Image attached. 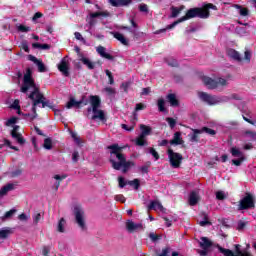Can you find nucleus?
I'll return each instance as SVG.
<instances>
[{
	"mask_svg": "<svg viewBox=\"0 0 256 256\" xmlns=\"http://www.w3.org/2000/svg\"><path fill=\"white\" fill-rule=\"evenodd\" d=\"M10 109H14L17 111V115H23V112L21 111V105L19 104V100L16 99L14 102L10 105Z\"/></svg>",
	"mask_w": 256,
	"mask_h": 256,
	"instance_id": "2f4dec72",
	"label": "nucleus"
},
{
	"mask_svg": "<svg viewBox=\"0 0 256 256\" xmlns=\"http://www.w3.org/2000/svg\"><path fill=\"white\" fill-rule=\"evenodd\" d=\"M90 17L92 19H95L97 17H109V12L105 11V12H94L90 14Z\"/></svg>",
	"mask_w": 256,
	"mask_h": 256,
	"instance_id": "4c0bfd02",
	"label": "nucleus"
},
{
	"mask_svg": "<svg viewBox=\"0 0 256 256\" xmlns=\"http://www.w3.org/2000/svg\"><path fill=\"white\" fill-rule=\"evenodd\" d=\"M126 229L129 231V233H135V231H143V224L141 223H135L131 220H128L126 222Z\"/></svg>",
	"mask_w": 256,
	"mask_h": 256,
	"instance_id": "9b49d317",
	"label": "nucleus"
},
{
	"mask_svg": "<svg viewBox=\"0 0 256 256\" xmlns=\"http://www.w3.org/2000/svg\"><path fill=\"white\" fill-rule=\"evenodd\" d=\"M227 55L234 61H242L241 54H239V52L233 48H229L227 50Z\"/></svg>",
	"mask_w": 256,
	"mask_h": 256,
	"instance_id": "aec40b11",
	"label": "nucleus"
},
{
	"mask_svg": "<svg viewBox=\"0 0 256 256\" xmlns=\"http://www.w3.org/2000/svg\"><path fill=\"white\" fill-rule=\"evenodd\" d=\"M193 134L190 136L191 143H198L199 141V135H201L202 130L201 129H192Z\"/></svg>",
	"mask_w": 256,
	"mask_h": 256,
	"instance_id": "cd10ccee",
	"label": "nucleus"
},
{
	"mask_svg": "<svg viewBox=\"0 0 256 256\" xmlns=\"http://www.w3.org/2000/svg\"><path fill=\"white\" fill-rule=\"evenodd\" d=\"M245 161V158H238V159H233L232 163L233 165H236V167H240L241 163Z\"/></svg>",
	"mask_w": 256,
	"mask_h": 256,
	"instance_id": "864d4df0",
	"label": "nucleus"
},
{
	"mask_svg": "<svg viewBox=\"0 0 256 256\" xmlns=\"http://www.w3.org/2000/svg\"><path fill=\"white\" fill-rule=\"evenodd\" d=\"M166 99L170 103L171 107H179V100L177 99V95L168 94Z\"/></svg>",
	"mask_w": 256,
	"mask_h": 256,
	"instance_id": "5701e85b",
	"label": "nucleus"
},
{
	"mask_svg": "<svg viewBox=\"0 0 256 256\" xmlns=\"http://www.w3.org/2000/svg\"><path fill=\"white\" fill-rule=\"evenodd\" d=\"M28 59H29V61H32V63H35V65H37L38 71L40 73H45V71H47V68L45 67V64H43V61L37 59V57H35L33 55H29Z\"/></svg>",
	"mask_w": 256,
	"mask_h": 256,
	"instance_id": "2eb2a0df",
	"label": "nucleus"
},
{
	"mask_svg": "<svg viewBox=\"0 0 256 256\" xmlns=\"http://www.w3.org/2000/svg\"><path fill=\"white\" fill-rule=\"evenodd\" d=\"M17 213V209H11L8 212L5 213L4 216L1 217L2 221H7V219H11L13 215Z\"/></svg>",
	"mask_w": 256,
	"mask_h": 256,
	"instance_id": "e433bc0d",
	"label": "nucleus"
},
{
	"mask_svg": "<svg viewBox=\"0 0 256 256\" xmlns=\"http://www.w3.org/2000/svg\"><path fill=\"white\" fill-rule=\"evenodd\" d=\"M17 121H18V118L13 116L5 122V125H6V127H11V125H15V123H17Z\"/></svg>",
	"mask_w": 256,
	"mask_h": 256,
	"instance_id": "a18cd8bd",
	"label": "nucleus"
},
{
	"mask_svg": "<svg viewBox=\"0 0 256 256\" xmlns=\"http://www.w3.org/2000/svg\"><path fill=\"white\" fill-rule=\"evenodd\" d=\"M183 137H181V132H176L173 139L170 140V145H183Z\"/></svg>",
	"mask_w": 256,
	"mask_h": 256,
	"instance_id": "412c9836",
	"label": "nucleus"
},
{
	"mask_svg": "<svg viewBox=\"0 0 256 256\" xmlns=\"http://www.w3.org/2000/svg\"><path fill=\"white\" fill-rule=\"evenodd\" d=\"M179 23H183V21H181V18L174 21L172 24L168 25L166 28L156 31V34L159 35V33H165L167 29H173L176 25H179Z\"/></svg>",
	"mask_w": 256,
	"mask_h": 256,
	"instance_id": "7c9ffc66",
	"label": "nucleus"
},
{
	"mask_svg": "<svg viewBox=\"0 0 256 256\" xmlns=\"http://www.w3.org/2000/svg\"><path fill=\"white\" fill-rule=\"evenodd\" d=\"M149 153L154 157L155 161H158L159 153L155 151V148H149Z\"/></svg>",
	"mask_w": 256,
	"mask_h": 256,
	"instance_id": "603ef678",
	"label": "nucleus"
},
{
	"mask_svg": "<svg viewBox=\"0 0 256 256\" xmlns=\"http://www.w3.org/2000/svg\"><path fill=\"white\" fill-rule=\"evenodd\" d=\"M188 203L192 207L195 206L197 203H199V192L198 191L190 192L189 197H188Z\"/></svg>",
	"mask_w": 256,
	"mask_h": 256,
	"instance_id": "6ab92c4d",
	"label": "nucleus"
},
{
	"mask_svg": "<svg viewBox=\"0 0 256 256\" xmlns=\"http://www.w3.org/2000/svg\"><path fill=\"white\" fill-rule=\"evenodd\" d=\"M54 179L58 182H56L53 186V188L55 189V191H57L59 189V186L61 185L60 181H63V179H67V175H55Z\"/></svg>",
	"mask_w": 256,
	"mask_h": 256,
	"instance_id": "473e14b6",
	"label": "nucleus"
},
{
	"mask_svg": "<svg viewBox=\"0 0 256 256\" xmlns=\"http://www.w3.org/2000/svg\"><path fill=\"white\" fill-rule=\"evenodd\" d=\"M89 99L91 107L88 108V113H91V111H95V109H99L101 107V98L99 96H90Z\"/></svg>",
	"mask_w": 256,
	"mask_h": 256,
	"instance_id": "f8f14e48",
	"label": "nucleus"
},
{
	"mask_svg": "<svg viewBox=\"0 0 256 256\" xmlns=\"http://www.w3.org/2000/svg\"><path fill=\"white\" fill-rule=\"evenodd\" d=\"M244 59H245L248 63L251 62V51L246 50V51L244 52Z\"/></svg>",
	"mask_w": 256,
	"mask_h": 256,
	"instance_id": "4d7b16f0",
	"label": "nucleus"
},
{
	"mask_svg": "<svg viewBox=\"0 0 256 256\" xmlns=\"http://www.w3.org/2000/svg\"><path fill=\"white\" fill-rule=\"evenodd\" d=\"M201 79L202 83H204L208 89H217V87H225L227 85V79L225 78H218L217 80H213L207 76H202Z\"/></svg>",
	"mask_w": 256,
	"mask_h": 256,
	"instance_id": "20e7f679",
	"label": "nucleus"
},
{
	"mask_svg": "<svg viewBox=\"0 0 256 256\" xmlns=\"http://www.w3.org/2000/svg\"><path fill=\"white\" fill-rule=\"evenodd\" d=\"M115 201H119L120 203H125V196H123V194H118L115 196Z\"/></svg>",
	"mask_w": 256,
	"mask_h": 256,
	"instance_id": "052dcab7",
	"label": "nucleus"
},
{
	"mask_svg": "<svg viewBox=\"0 0 256 256\" xmlns=\"http://www.w3.org/2000/svg\"><path fill=\"white\" fill-rule=\"evenodd\" d=\"M202 133H207L208 135H216L215 130L207 127L201 128Z\"/></svg>",
	"mask_w": 256,
	"mask_h": 256,
	"instance_id": "de8ad7c7",
	"label": "nucleus"
},
{
	"mask_svg": "<svg viewBox=\"0 0 256 256\" xmlns=\"http://www.w3.org/2000/svg\"><path fill=\"white\" fill-rule=\"evenodd\" d=\"M109 3L112 7H127L131 5L132 0H109Z\"/></svg>",
	"mask_w": 256,
	"mask_h": 256,
	"instance_id": "a211bd4d",
	"label": "nucleus"
},
{
	"mask_svg": "<svg viewBox=\"0 0 256 256\" xmlns=\"http://www.w3.org/2000/svg\"><path fill=\"white\" fill-rule=\"evenodd\" d=\"M225 197H227L225 192H223V191L216 192V199H218L219 201H223V199H225Z\"/></svg>",
	"mask_w": 256,
	"mask_h": 256,
	"instance_id": "09e8293b",
	"label": "nucleus"
},
{
	"mask_svg": "<svg viewBox=\"0 0 256 256\" xmlns=\"http://www.w3.org/2000/svg\"><path fill=\"white\" fill-rule=\"evenodd\" d=\"M17 31H19L20 33H29V31H31V28L25 25H18Z\"/></svg>",
	"mask_w": 256,
	"mask_h": 256,
	"instance_id": "37998d69",
	"label": "nucleus"
},
{
	"mask_svg": "<svg viewBox=\"0 0 256 256\" xmlns=\"http://www.w3.org/2000/svg\"><path fill=\"white\" fill-rule=\"evenodd\" d=\"M209 9H213L217 11V6L212 3L204 5L202 8L195 7L187 10L185 16L180 18V21H189V19H195V17H199V19H208L210 13Z\"/></svg>",
	"mask_w": 256,
	"mask_h": 256,
	"instance_id": "7ed1b4c3",
	"label": "nucleus"
},
{
	"mask_svg": "<svg viewBox=\"0 0 256 256\" xmlns=\"http://www.w3.org/2000/svg\"><path fill=\"white\" fill-rule=\"evenodd\" d=\"M93 116L92 119L94 121H102L103 123H105L107 121V117L105 116V111L97 108L95 110H92Z\"/></svg>",
	"mask_w": 256,
	"mask_h": 256,
	"instance_id": "4468645a",
	"label": "nucleus"
},
{
	"mask_svg": "<svg viewBox=\"0 0 256 256\" xmlns=\"http://www.w3.org/2000/svg\"><path fill=\"white\" fill-rule=\"evenodd\" d=\"M19 221H28L29 220V216H27V214L22 213L18 216Z\"/></svg>",
	"mask_w": 256,
	"mask_h": 256,
	"instance_id": "680f3d73",
	"label": "nucleus"
},
{
	"mask_svg": "<svg viewBox=\"0 0 256 256\" xmlns=\"http://www.w3.org/2000/svg\"><path fill=\"white\" fill-rule=\"evenodd\" d=\"M143 109H145V104L143 103L136 104L135 111H143Z\"/></svg>",
	"mask_w": 256,
	"mask_h": 256,
	"instance_id": "338daca9",
	"label": "nucleus"
},
{
	"mask_svg": "<svg viewBox=\"0 0 256 256\" xmlns=\"http://www.w3.org/2000/svg\"><path fill=\"white\" fill-rule=\"evenodd\" d=\"M81 101H76L75 98H70V101L66 104L67 109H72V107H79Z\"/></svg>",
	"mask_w": 256,
	"mask_h": 256,
	"instance_id": "c9c22d12",
	"label": "nucleus"
},
{
	"mask_svg": "<svg viewBox=\"0 0 256 256\" xmlns=\"http://www.w3.org/2000/svg\"><path fill=\"white\" fill-rule=\"evenodd\" d=\"M198 97L204 101L205 103H207L208 105H217L219 103H223V98L221 97H217V96H212L209 95L205 92H200L198 94Z\"/></svg>",
	"mask_w": 256,
	"mask_h": 256,
	"instance_id": "6e6552de",
	"label": "nucleus"
},
{
	"mask_svg": "<svg viewBox=\"0 0 256 256\" xmlns=\"http://www.w3.org/2000/svg\"><path fill=\"white\" fill-rule=\"evenodd\" d=\"M129 185H134L135 189H139V180L134 179L133 181L128 182Z\"/></svg>",
	"mask_w": 256,
	"mask_h": 256,
	"instance_id": "0e129e2a",
	"label": "nucleus"
},
{
	"mask_svg": "<svg viewBox=\"0 0 256 256\" xmlns=\"http://www.w3.org/2000/svg\"><path fill=\"white\" fill-rule=\"evenodd\" d=\"M168 159L173 169H179L181 167V162L183 161V155L174 152L172 149H168Z\"/></svg>",
	"mask_w": 256,
	"mask_h": 256,
	"instance_id": "0eeeda50",
	"label": "nucleus"
},
{
	"mask_svg": "<svg viewBox=\"0 0 256 256\" xmlns=\"http://www.w3.org/2000/svg\"><path fill=\"white\" fill-rule=\"evenodd\" d=\"M171 17L175 19V17H179L181 11L185 9V5H181L179 7L172 6L171 8Z\"/></svg>",
	"mask_w": 256,
	"mask_h": 256,
	"instance_id": "393cba45",
	"label": "nucleus"
},
{
	"mask_svg": "<svg viewBox=\"0 0 256 256\" xmlns=\"http://www.w3.org/2000/svg\"><path fill=\"white\" fill-rule=\"evenodd\" d=\"M74 36H75V39H77L78 41H85V38H83V35H81V33L79 32H75Z\"/></svg>",
	"mask_w": 256,
	"mask_h": 256,
	"instance_id": "69168bd1",
	"label": "nucleus"
},
{
	"mask_svg": "<svg viewBox=\"0 0 256 256\" xmlns=\"http://www.w3.org/2000/svg\"><path fill=\"white\" fill-rule=\"evenodd\" d=\"M234 7H235V9H239V14H240L242 17H247V15H249V9L244 8V7H242V6L239 5V4H235Z\"/></svg>",
	"mask_w": 256,
	"mask_h": 256,
	"instance_id": "72a5a7b5",
	"label": "nucleus"
},
{
	"mask_svg": "<svg viewBox=\"0 0 256 256\" xmlns=\"http://www.w3.org/2000/svg\"><path fill=\"white\" fill-rule=\"evenodd\" d=\"M255 207V202L253 200V195L247 194L241 201H240V209H251Z\"/></svg>",
	"mask_w": 256,
	"mask_h": 256,
	"instance_id": "1a4fd4ad",
	"label": "nucleus"
},
{
	"mask_svg": "<svg viewBox=\"0 0 256 256\" xmlns=\"http://www.w3.org/2000/svg\"><path fill=\"white\" fill-rule=\"evenodd\" d=\"M11 136L13 137V139H16L19 145H23L25 143V139H23V136L21 135V133H19V126L16 125L13 127V130L11 131Z\"/></svg>",
	"mask_w": 256,
	"mask_h": 256,
	"instance_id": "dca6fc26",
	"label": "nucleus"
},
{
	"mask_svg": "<svg viewBox=\"0 0 256 256\" xmlns=\"http://www.w3.org/2000/svg\"><path fill=\"white\" fill-rule=\"evenodd\" d=\"M15 189V184H7L0 189V197H5L9 191H13Z\"/></svg>",
	"mask_w": 256,
	"mask_h": 256,
	"instance_id": "bb28decb",
	"label": "nucleus"
},
{
	"mask_svg": "<svg viewBox=\"0 0 256 256\" xmlns=\"http://www.w3.org/2000/svg\"><path fill=\"white\" fill-rule=\"evenodd\" d=\"M118 183H119V187L121 189H123V187H125L127 185V182H125V178H123L121 176L118 178Z\"/></svg>",
	"mask_w": 256,
	"mask_h": 256,
	"instance_id": "6e6d98bb",
	"label": "nucleus"
},
{
	"mask_svg": "<svg viewBox=\"0 0 256 256\" xmlns=\"http://www.w3.org/2000/svg\"><path fill=\"white\" fill-rule=\"evenodd\" d=\"M104 91L107 93V95H115V88L106 87Z\"/></svg>",
	"mask_w": 256,
	"mask_h": 256,
	"instance_id": "bf43d9fd",
	"label": "nucleus"
},
{
	"mask_svg": "<svg viewBox=\"0 0 256 256\" xmlns=\"http://www.w3.org/2000/svg\"><path fill=\"white\" fill-rule=\"evenodd\" d=\"M230 153L232 157L245 158V154L241 152V149H239L237 146L232 147L230 149Z\"/></svg>",
	"mask_w": 256,
	"mask_h": 256,
	"instance_id": "a878e982",
	"label": "nucleus"
},
{
	"mask_svg": "<svg viewBox=\"0 0 256 256\" xmlns=\"http://www.w3.org/2000/svg\"><path fill=\"white\" fill-rule=\"evenodd\" d=\"M11 228H3L0 230V239H7L11 235Z\"/></svg>",
	"mask_w": 256,
	"mask_h": 256,
	"instance_id": "f704fd0d",
	"label": "nucleus"
},
{
	"mask_svg": "<svg viewBox=\"0 0 256 256\" xmlns=\"http://www.w3.org/2000/svg\"><path fill=\"white\" fill-rule=\"evenodd\" d=\"M42 217H43V216L41 215V213H35V214H33V216H32L33 224H34V225H38V224H39V221H41Z\"/></svg>",
	"mask_w": 256,
	"mask_h": 256,
	"instance_id": "79ce46f5",
	"label": "nucleus"
},
{
	"mask_svg": "<svg viewBox=\"0 0 256 256\" xmlns=\"http://www.w3.org/2000/svg\"><path fill=\"white\" fill-rule=\"evenodd\" d=\"M149 237L152 241H159V235L155 234V233H150Z\"/></svg>",
	"mask_w": 256,
	"mask_h": 256,
	"instance_id": "774afa93",
	"label": "nucleus"
},
{
	"mask_svg": "<svg viewBox=\"0 0 256 256\" xmlns=\"http://www.w3.org/2000/svg\"><path fill=\"white\" fill-rule=\"evenodd\" d=\"M167 123L169 124V126L171 127V129H173L175 127V125H177V121L173 118H166Z\"/></svg>",
	"mask_w": 256,
	"mask_h": 256,
	"instance_id": "3c124183",
	"label": "nucleus"
},
{
	"mask_svg": "<svg viewBox=\"0 0 256 256\" xmlns=\"http://www.w3.org/2000/svg\"><path fill=\"white\" fill-rule=\"evenodd\" d=\"M79 61H81L83 65H86L88 69H95V62L91 61V59L85 56H80Z\"/></svg>",
	"mask_w": 256,
	"mask_h": 256,
	"instance_id": "b1692460",
	"label": "nucleus"
},
{
	"mask_svg": "<svg viewBox=\"0 0 256 256\" xmlns=\"http://www.w3.org/2000/svg\"><path fill=\"white\" fill-rule=\"evenodd\" d=\"M141 134L136 138L135 143L138 147L147 145V136L151 135V127L145 124L140 125Z\"/></svg>",
	"mask_w": 256,
	"mask_h": 256,
	"instance_id": "39448f33",
	"label": "nucleus"
},
{
	"mask_svg": "<svg viewBox=\"0 0 256 256\" xmlns=\"http://www.w3.org/2000/svg\"><path fill=\"white\" fill-rule=\"evenodd\" d=\"M105 73L109 79V84L113 85L115 83V80L113 79V74L109 70H106Z\"/></svg>",
	"mask_w": 256,
	"mask_h": 256,
	"instance_id": "8fccbe9b",
	"label": "nucleus"
},
{
	"mask_svg": "<svg viewBox=\"0 0 256 256\" xmlns=\"http://www.w3.org/2000/svg\"><path fill=\"white\" fill-rule=\"evenodd\" d=\"M71 137L76 143V145H81L83 143V140H81V138L77 135V133L71 132Z\"/></svg>",
	"mask_w": 256,
	"mask_h": 256,
	"instance_id": "a19ab883",
	"label": "nucleus"
},
{
	"mask_svg": "<svg viewBox=\"0 0 256 256\" xmlns=\"http://www.w3.org/2000/svg\"><path fill=\"white\" fill-rule=\"evenodd\" d=\"M32 47L34 49H49V45L48 44H40V43H33Z\"/></svg>",
	"mask_w": 256,
	"mask_h": 256,
	"instance_id": "49530a36",
	"label": "nucleus"
},
{
	"mask_svg": "<svg viewBox=\"0 0 256 256\" xmlns=\"http://www.w3.org/2000/svg\"><path fill=\"white\" fill-rule=\"evenodd\" d=\"M96 51L98 53V55H100V57H103V59H108V61H113V59H115V57H113V55L109 54V52H107V48L103 47V46H98L96 48Z\"/></svg>",
	"mask_w": 256,
	"mask_h": 256,
	"instance_id": "f3484780",
	"label": "nucleus"
},
{
	"mask_svg": "<svg viewBox=\"0 0 256 256\" xmlns=\"http://www.w3.org/2000/svg\"><path fill=\"white\" fill-rule=\"evenodd\" d=\"M113 37L117 39V41H120L122 45H129V40L125 37V35L119 33V32H113L112 33Z\"/></svg>",
	"mask_w": 256,
	"mask_h": 256,
	"instance_id": "4be33fe9",
	"label": "nucleus"
},
{
	"mask_svg": "<svg viewBox=\"0 0 256 256\" xmlns=\"http://www.w3.org/2000/svg\"><path fill=\"white\" fill-rule=\"evenodd\" d=\"M43 147L44 149H47V150L53 149V140H51V138H46L44 140Z\"/></svg>",
	"mask_w": 256,
	"mask_h": 256,
	"instance_id": "58836bf2",
	"label": "nucleus"
},
{
	"mask_svg": "<svg viewBox=\"0 0 256 256\" xmlns=\"http://www.w3.org/2000/svg\"><path fill=\"white\" fill-rule=\"evenodd\" d=\"M72 161H74V163H77L79 161V152L77 151L73 152Z\"/></svg>",
	"mask_w": 256,
	"mask_h": 256,
	"instance_id": "e2e57ef3",
	"label": "nucleus"
},
{
	"mask_svg": "<svg viewBox=\"0 0 256 256\" xmlns=\"http://www.w3.org/2000/svg\"><path fill=\"white\" fill-rule=\"evenodd\" d=\"M148 209L149 211H156L157 213L165 212V208L158 200L151 201L150 204L148 205Z\"/></svg>",
	"mask_w": 256,
	"mask_h": 256,
	"instance_id": "ddd939ff",
	"label": "nucleus"
},
{
	"mask_svg": "<svg viewBox=\"0 0 256 256\" xmlns=\"http://www.w3.org/2000/svg\"><path fill=\"white\" fill-rule=\"evenodd\" d=\"M74 216L75 222L78 227H80L81 231H87V224L85 223V211L81 209V207L76 206L74 208Z\"/></svg>",
	"mask_w": 256,
	"mask_h": 256,
	"instance_id": "423d86ee",
	"label": "nucleus"
},
{
	"mask_svg": "<svg viewBox=\"0 0 256 256\" xmlns=\"http://www.w3.org/2000/svg\"><path fill=\"white\" fill-rule=\"evenodd\" d=\"M69 57H64L60 64H58V70L64 75V77H69Z\"/></svg>",
	"mask_w": 256,
	"mask_h": 256,
	"instance_id": "9d476101",
	"label": "nucleus"
},
{
	"mask_svg": "<svg viewBox=\"0 0 256 256\" xmlns=\"http://www.w3.org/2000/svg\"><path fill=\"white\" fill-rule=\"evenodd\" d=\"M108 149L110 150V162L116 171L122 169V173H127L131 167L135 166L133 161H127L125 155L122 153L123 148L119 147V144L110 145Z\"/></svg>",
	"mask_w": 256,
	"mask_h": 256,
	"instance_id": "f03ea898",
	"label": "nucleus"
},
{
	"mask_svg": "<svg viewBox=\"0 0 256 256\" xmlns=\"http://www.w3.org/2000/svg\"><path fill=\"white\" fill-rule=\"evenodd\" d=\"M20 91L21 93H30L28 98L33 101V113L30 114L22 112V114L19 115H21V117L26 121H34V119H37V105L41 103L42 107L45 108L47 105H49V102L45 99V96H43L41 90H39V86L35 84L31 68H27L26 73L24 74Z\"/></svg>",
	"mask_w": 256,
	"mask_h": 256,
	"instance_id": "f257e3e1",
	"label": "nucleus"
},
{
	"mask_svg": "<svg viewBox=\"0 0 256 256\" xmlns=\"http://www.w3.org/2000/svg\"><path fill=\"white\" fill-rule=\"evenodd\" d=\"M242 137H246V139H250V141H256V132L245 130L242 132Z\"/></svg>",
	"mask_w": 256,
	"mask_h": 256,
	"instance_id": "c85d7f7f",
	"label": "nucleus"
},
{
	"mask_svg": "<svg viewBox=\"0 0 256 256\" xmlns=\"http://www.w3.org/2000/svg\"><path fill=\"white\" fill-rule=\"evenodd\" d=\"M157 105H158L159 111L163 113L165 111V99L163 98L158 99Z\"/></svg>",
	"mask_w": 256,
	"mask_h": 256,
	"instance_id": "ea45409f",
	"label": "nucleus"
},
{
	"mask_svg": "<svg viewBox=\"0 0 256 256\" xmlns=\"http://www.w3.org/2000/svg\"><path fill=\"white\" fill-rule=\"evenodd\" d=\"M65 227H67V221L65 220V218H61L57 225V232L65 233Z\"/></svg>",
	"mask_w": 256,
	"mask_h": 256,
	"instance_id": "c756f323",
	"label": "nucleus"
},
{
	"mask_svg": "<svg viewBox=\"0 0 256 256\" xmlns=\"http://www.w3.org/2000/svg\"><path fill=\"white\" fill-rule=\"evenodd\" d=\"M166 63L170 67H177V65H178L177 60H175L173 57L166 58Z\"/></svg>",
	"mask_w": 256,
	"mask_h": 256,
	"instance_id": "c03bdc74",
	"label": "nucleus"
},
{
	"mask_svg": "<svg viewBox=\"0 0 256 256\" xmlns=\"http://www.w3.org/2000/svg\"><path fill=\"white\" fill-rule=\"evenodd\" d=\"M49 253H51V246H44L42 248V255L49 256Z\"/></svg>",
	"mask_w": 256,
	"mask_h": 256,
	"instance_id": "5fc2aeb1",
	"label": "nucleus"
},
{
	"mask_svg": "<svg viewBox=\"0 0 256 256\" xmlns=\"http://www.w3.org/2000/svg\"><path fill=\"white\" fill-rule=\"evenodd\" d=\"M139 9L142 13H149V8L147 7V4H140Z\"/></svg>",
	"mask_w": 256,
	"mask_h": 256,
	"instance_id": "13d9d810",
	"label": "nucleus"
}]
</instances>
